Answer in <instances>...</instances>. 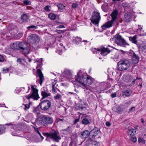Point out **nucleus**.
<instances>
[{
  "label": "nucleus",
  "instance_id": "nucleus-50",
  "mask_svg": "<svg viewBox=\"0 0 146 146\" xmlns=\"http://www.w3.org/2000/svg\"><path fill=\"white\" fill-rule=\"evenodd\" d=\"M79 121V119H75L74 121V124H76Z\"/></svg>",
  "mask_w": 146,
  "mask_h": 146
},
{
  "label": "nucleus",
  "instance_id": "nucleus-4",
  "mask_svg": "<svg viewBox=\"0 0 146 146\" xmlns=\"http://www.w3.org/2000/svg\"><path fill=\"white\" fill-rule=\"evenodd\" d=\"M42 134L44 136L50 138L54 141L58 142L61 139L59 133L54 130H52L49 133L43 132Z\"/></svg>",
  "mask_w": 146,
  "mask_h": 146
},
{
  "label": "nucleus",
  "instance_id": "nucleus-32",
  "mask_svg": "<svg viewBox=\"0 0 146 146\" xmlns=\"http://www.w3.org/2000/svg\"><path fill=\"white\" fill-rule=\"evenodd\" d=\"M84 105L85 106H84L82 104L80 105L78 107V110H82L84 108L87 107L88 105L86 103H84Z\"/></svg>",
  "mask_w": 146,
  "mask_h": 146
},
{
  "label": "nucleus",
  "instance_id": "nucleus-47",
  "mask_svg": "<svg viewBox=\"0 0 146 146\" xmlns=\"http://www.w3.org/2000/svg\"><path fill=\"white\" fill-rule=\"evenodd\" d=\"M64 120V117L62 119H60V118H58L57 119V121L58 122L60 121L63 122Z\"/></svg>",
  "mask_w": 146,
  "mask_h": 146
},
{
  "label": "nucleus",
  "instance_id": "nucleus-1",
  "mask_svg": "<svg viewBox=\"0 0 146 146\" xmlns=\"http://www.w3.org/2000/svg\"><path fill=\"white\" fill-rule=\"evenodd\" d=\"M36 87L35 85H31V88L32 90V94H29L28 95L26 96L25 97L29 100V103L28 104H23L25 106L24 109L25 110H27L30 107V105L31 104L32 102L30 101V99H32L34 100H37L40 97L38 94V90L36 88Z\"/></svg>",
  "mask_w": 146,
  "mask_h": 146
},
{
  "label": "nucleus",
  "instance_id": "nucleus-61",
  "mask_svg": "<svg viewBox=\"0 0 146 146\" xmlns=\"http://www.w3.org/2000/svg\"><path fill=\"white\" fill-rule=\"evenodd\" d=\"M56 84V82H55L54 81V82H52V86H55Z\"/></svg>",
  "mask_w": 146,
  "mask_h": 146
},
{
  "label": "nucleus",
  "instance_id": "nucleus-59",
  "mask_svg": "<svg viewBox=\"0 0 146 146\" xmlns=\"http://www.w3.org/2000/svg\"><path fill=\"white\" fill-rule=\"evenodd\" d=\"M42 58H41L39 59L38 60H37L36 61L37 62H42Z\"/></svg>",
  "mask_w": 146,
  "mask_h": 146
},
{
  "label": "nucleus",
  "instance_id": "nucleus-2",
  "mask_svg": "<svg viewBox=\"0 0 146 146\" xmlns=\"http://www.w3.org/2000/svg\"><path fill=\"white\" fill-rule=\"evenodd\" d=\"M75 80L77 82L76 83L84 86H85L86 85L88 86L90 85L92 83V80L91 78L84 76L80 71L75 76Z\"/></svg>",
  "mask_w": 146,
  "mask_h": 146
},
{
  "label": "nucleus",
  "instance_id": "nucleus-49",
  "mask_svg": "<svg viewBox=\"0 0 146 146\" xmlns=\"http://www.w3.org/2000/svg\"><path fill=\"white\" fill-rule=\"evenodd\" d=\"M52 92L53 93H56V90L55 89V86H52Z\"/></svg>",
  "mask_w": 146,
  "mask_h": 146
},
{
  "label": "nucleus",
  "instance_id": "nucleus-52",
  "mask_svg": "<svg viewBox=\"0 0 146 146\" xmlns=\"http://www.w3.org/2000/svg\"><path fill=\"white\" fill-rule=\"evenodd\" d=\"M76 39L77 41L79 42H81L82 41V38H80L78 37V36H77L76 38Z\"/></svg>",
  "mask_w": 146,
  "mask_h": 146
},
{
  "label": "nucleus",
  "instance_id": "nucleus-13",
  "mask_svg": "<svg viewBox=\"0 0 146 146\" xmlns=\"http://www.w3.org/2000/svg\"><path fill=\"white\" fill-rule=\"evenodd\" d=\"M73 131V126L70 125L64 129L60 130V132L63 135H70L72 134Z\"/></svg>",
  "mask_w": 146,
  "mask_h": 146
},
{
  "label": "nucleus",
  "instance_id": "nucleus-29",
  "mask_svg": "<svg viewBox=\"0 0 146 146\" xmlns=\"http://www.w3.org/2000/svg\"><path fill=\"white\" fill-rule=\"evenodd\" d=\"M113 110L115 112L119 113L122 111L120 107L119 106H117L113 108Z\"/></svg>",
  "mask_w": 146,
  "mask_h": 146
},
{
  "label": "nucleus",
  "instance_id": "nucleus-24",
  "mask_svg": "<svg viewBox=\"0 0 146 146\" xmlns=\"http://www.w3.org/2000/svg\"><path fill=\"white\" fill-rule=\"evenodd\" d=\"M5 125L9 126L10 128L12 129H13L16 130H19L18 126L19 125H15L13 124V123H6L5 124Z\"/></svg>",
  "mask_w": 146,
  "mask_h": 146
},
{
  "label": "nucleus",
  "instance_id": "nucleus-34",
  "mask_svg": "<svg viewBox=\"0 0 146 146\" xmlns=\"http://www.w3.org/2000/svg\"><path fill=\"white\" fill-rule=\"evenodd\" d=\"M62 96L59 94H57L56 96H54V99L55 100H59L61 99Z\"/></svg>",
  "mask_w": 146,
  "mask_h": 146
},
{
  "label": "nucleus",
  "instance_id": "nucleus-27",
  "mask_svg": "<svg viewBox=\"0 0 146 146\" xmlns=\"http://www.w3.org/2000/svg\"><path fill=\"white\" fill-rule=\"evenodd\" d=\"M137 38L136 35H135L133 37L130 36L129 37V40L134 44H137V40H136Z\"/></svg>",
  "mask_w": 146,
  "mask_h": 146
},
{
  "label": "nucleus",
  "instance_id": "nucleus-30",
  "mask_svg": "<svg viewBox=\"0 0 146 146\" xmlns=\"http://www.w3.org/2000/svg\"><path fill=\"white\" fill-rule=\"evenodd\" d=\"M124 18L126 21L128 22L130 21L131 16L129 15L128 13H126L124 15Z\"/></svg>",
  "mask_w": 146,
  "mask_h": 146
},
{
  "label": "nucleus",
  "instance_id": "nucleus-16",
  "mask_svg": "<svg viewBox=\"0 0 146 146\" xmlns=\"http://www.w3.org/2000/svg\"><path fill=\"white\" fill-rule=\"evenodd\" d=\"M38 36L35 34H32L28 36V41L31 44H34L36 42Z\"/></svg>",
  "mask_w": 146,
  "mask_h": 146
},
{
  "label": "nucleus",
  "instance_id": "nucleus-6",
  "mask_svg": "<svg viewBox=\"0 0 146 146\" xmlns=\"http://www.w3.org/2000/svg\"><path fill=\"white\" fill-rule=\"evenodd\" d=\"M110 41L113 43L116 44L118 46H123L127 43L122 36L119 34H116L114 37L110 39Z\"/></svg>",
  "mask_w": 146,
  "mask_h": 146
},
{
  "label": "nucleus",
  "instance_id": "nucleus-10",
  "mask_svg": "<svg viewBox=\"0 0 146 146\" xmlns=\"http://www.w3.org/2000/svg\"><path fill=\"white\" fill-rule=\"evenodd\" d=\"M100 18V13L97 11H94L92 15L91 21L94 25H98L99 23Z\"/></svg>",
  "mask_w": 146,
  "mask_h": 146
},
{
  "label": "nucleus",
  "instance_id": "nucleus-39",
  "mask_svg": "<svg viewBox=\"0 0 146 146\" xmlns=\"http://www.w3.org/2000/svg\"><path fill=\"white\" fill-rule=\"evenodd\" d=\"M86 88L87 90H89L91 92L93 91L97 92V91H95L96 90L95 89V88H93L92 87H88L87 88Z\"/></svg>",
  "mask_w": 146,
  "mask_h": 146
},
{
  "label": "nucleus",
  "instance_id": "nucleus-55",
  "mask_svg": "<svg viewBox=\"0 0 146 146\" xmlns=\"http://www.w3.org/2000/svg\"><path fill=\"white\" fill-rule=\"evenodd\" d=\"M64 28V25H60L58 26L57 27V28Z\"/></svg>",
  "mask_w": 146,
  "mask_h": 146
},
{
  "label": "nucleus",
  "instance_id": "nucleus-41",
  "mask_svg": "<svg viewBox=\"0 0 146 146\" xmlns=\"http://www.w3.org/2000/svg\"><path fill=\"white\" fill-rule=\"evenodd\" d=\"M35 131L36 132V133H38V134L39 135H40V136L41 137L42 139V140H43V139H44V138L43 137H42V136L41 135V134L40 133V132H39V130H38V128H36L35 129Z\"/></svg>",
  "mask_w": 146,
  "mask_h": 146
},
{
  "label": "nucleus",
  "instance_id": "nucleus-21",
  "mask_svg": "<svg viewBox=\"0 0 146 146\" xmlns=\"http://www.w3.org/2000/svg\"><path fill=\"white\" fill-rule=\"evenodd\" d=\"M87 144L88 146H100V143L95 141L90 140L87 142Z\"/></svg>",
  "mask_w": 146,
  "mask_h": 146
},
{
  "label": "nucleus",
  "instance_id": "nucleus-11",
  "mask_svg": "<svg viewBox=\"0 0 146 146\" xmlns=\"http://www.w3.org/2000/svg\"><path fill=\"white\" fill-rule=\"evenodd\" d=\"M100 131L98 128L94 127L90 132V139H97L100 136Z\"/></svg>",
  "mask_w": 146,
  "mask_h": 146
},
{
  "label": "nucleus",
  "instance_id": "nucleus-42",
  "mask_svg": "<svg viewBox=\"0 0 146 146\" xmlns=\"http://www.w3.org/2000/svg\"><path fill=\"white\" fill-rule=\"evenodd\" d=\"M130 139L131 141L133 142H135L137 141L136 138L135 137H131Z\"/></svg>",
  "mask_w": 146,
  "mask_h": 146
},
{
  "label": "nucleus",
  "instance_id": "nucleus-62",
  "mask_svg": "<svg viewBox=\"0 0 146 146\" xmlns=\"http://www.w3.org/2000/svg\"><path fill=\"white\" fill-rule=\"evenodd\" d=\"M123 0H112V1H113L114 2L116 1H123Z\"/></svg>",
  "mask_w": 146,
  "mask_h": 146
},
{
  "label": "nucleus",
  "instance_id": "nucleus-40",
  "mask_svg": "<svg viewBox=\"0 0 146 146\" xmlns=\"http://www.w3.org/2000/svg\"><path fill=\"white\" fill-rule=\"evenodd\" d=\"M78 6V4L77 3H72V8L75 9L77 8Z\"/></svg>",
  "mask_w": 146,
  "mask_h": 146
},
{
  "label": "nucleus",
  "instance_id": "nucleus-9",
  "mask_svg": "<svg viewBox=\"0 0 146 146\" xmlns=\"http://www.w3.org/2000/svg\"><path fill=\"white\" fill-rule=\"evenodd\" d=\"M19 50H20L25 54H28L30 49L27 44L25 42H20L19 43Z\"/></svg>",
  "mask_w": 146,
  "mask_h": 146
},
{
  "label": "nucleus",
  "instance_id": "nucleus-12",
  "mask_svg": "<svg viewBox=\"0 0 146 146\" xmlns=\"http://www.w3.org/2000/svg\"><path fill=\"white\" fill-rule=\"evenodd\" d=\"M41 94L42 97V100L51 96V93L46 87H43L40 90Z\"/></svg>",
  "mask_w": 146,
  "mask_h": 146
},
{
  "label": "nucleus",
  "instance_id": "nucleus-22",
  "mask_svg": "<svg viewBox=\"0 0 146 146\" xmlns=\"http://www.w3.org/2000/svg\"><path fill=\"white\" fill-rule=\"evenodd\" d=\"M62 74L64 77L68 79L70 78L72 76L70 71L68 69L65 70Z\"/></svg>",
  "mask_w": 146,
  "mask_h": 146
},
{
  "label": "nucleus",
  "instance_id": "nucleus-37",
  "mask_svg": "<svg viewBox=\"0 0 146 146\" xmlns=\"http://www.w3.org/2000/svg\"><path fill=\"white\" fill-rule=\"evenodd\" d=\"M51 8V7L50 5H46L44 8V10L46 12H49L50 11V8Z\"/></svg>",
  "mask_w": 146,
  "mask_h": 146
},
{
  "label": "nucleus",
  "instance_id": "nucleus-46",
  "mask_svg": "<svg viewBox=\"0 0 146 146\" xmlns=\"http://www.w3.org/2000/svg\"><path fill=\"white\" fill-rule=\"evenodd\" d=\"M9 71V69L8 68H6V69H3V73H5L8 72Z\"/></svg>",
  "mask_w": 146,
  "mask_h": 146
},
{
  "label": "nucleus",
  "instance_id": "nucleus-45",
  "mask_svg": "<svg viewBox=\"0 0 146 146\" xmlns=\"http://www.w3.org/2000/svg\"><path fill=\"white\" fill-rule=\"evenodd\" d=\"M4 60V57L2 55L0 54V62H3Z\"/></svg>",
  "mask_w": 146,
  "mask_h": 146
},
{
  "label": "nucleus",
  "instance_id": "nucleus-8",
  "mask_svg": "<svg viewBox=\"0 0 146 146\" xmlns=\"http://www.w3.org/2000/svg\"><path fill=\"white\" fill-rule=\"evenodd\" d=\"M40 119V122L45 126L51 124L54 121L52 118L49 116H43L41 117Z\"/></svg>",
  "mask_w": 146,
  "mask_h": 146
},
{
  "label": "nucleus",
  "instance_id": "nucleus-36",
  "mask_svg": "<svg viewBox=\"0 0 146 146\" xmlns=\"http://www.w3.org/2000/svg\"><path fill=\"white\" fill-rule=\"evenodd\" d=\"M31 1H29L28 0H25L23 1V4L26 5H31Z\"/></svg>",
  "mask_w": 146,
  "mask_h": 146
},
{
  "label": "nucleus",
  "instance_id": "nucleus-14",
  "mask_svg": "<svg viewBox=\"0 0 146 146\" xmlns=\"http://www.w3.org/2000/svg\"><path fill=\"white\" fill-rule=\"evenodd\" d=\"M128 54L131 56L132 60L134 63H137L139 61V58L138 56L134 52L133 50L129 51L128 53Z\"/></svg>",
  "mask_w": 146,
  "mask_h": 146
},
{
  "label": "nucleus",
  "instance_id": "nucleus-31",
  "mask_svg": "<svg viewBox=\"0 0 146 146\" xmlns=\"http://www.w3.org/2000/svg\"><path fill=\"white\" fill-rule=\"evenodd\" d=\"M59 10H62L65 9L66 6H64L63 4L60 3H58L56 5Z\"/></svg>",
  "mask_w": 146,
  "mask_h": 146
},
{
  "label": "nucleus",
  "instance_id": "nucleus-26",
  "mask_svg": "<svg viewBox=\"0 0 146 146\" xmlns=\"http://www.w3.org/2000/svg\"><path fill=\"white\" fill-rule=\"evenodd\" d=\"M11 47L13 49H17L19 50V43L17 42L13 43L11 44Z\"/></svg>",
  "mask_w": 146,
  "mask_h": 146
},
{
  "label": "nucleus",
  "instance_id": "nucleus-60",
  "mask_svg": "<svg viewBox=\"0 0 146 146\" xmlns=\"http://www.w3.org/2000/svg\"><path fill=\"white\" fill-rule=\"evenodd\" d=\"M135 107H131L130 110V111H132L134 110H135Z\"/></svg>",
  "mask_w": 146,
  "mask_h": 146
},
{
  "label": "nucleus",
  "instance_id": "nucleus-17",
  "mask_svg": "<svg viewBox=\"0 0 146 146\" xmlns=\"http://www.w3.org/2000/svg\"><path fill=\"white\" fill-rule=\"evenodd\" d=\"M36 73L38 75L39 78V79L37 80L36 82L39 83L40 85H41L44 80L43 75L41 70L39 69L37 70Z\"/></svg>",
  "mask_w": 146,
  "mask_h": 146
},
{
  "label": "nucleus",
  "instance_id": "nucleus-19",
  "mask_svg": "<svg viewBox=\"0 0 146 146\" xmlns=\"http://www.w3.org/2000/svg\"><path fill=\"white\" fill-rule=\"evenodd\" d=\"M90 135V132L88 130H85L81 132L80 135V137L83 139H86Z\"/></svg>",
  "mask_w": 146,
  "mask_h": 146
},
{
  "label": "nucleus",
  "instance_id": "nucleus-20",
  "mask_svg": "<svg viewBox=\"0 0 146 146\" xmlns=\"http://www.w3.org/2000/svg\"><path fill=\"white\" fill-rule=\"evenodd\" d=\"M132 92L130 89H126L123 91L122 92V96L123 98L130 97Z\"/></svg>",
  "mask_w": 146,
  "mask_h": 146
},
{
  "label": "nucleus",
  "instance_id": "nucleus-63",
  "mask_svg": "<svg viewBox=\"0 0 146 146\" xmlns=\"http://www.w3.org/2000/svg\"><path fill=\"white\" fill-rule=\"evenodd\" d=\"M73 143V142L72 141H71V142L70 144V146H72Z\"/></svg>",
  "mask_w": 146,
  "mask_h": 146
},
{
  "label": "nucleus",
  "instance_id": "nucleus-56",
  "mask_svg": "<svg viewBox=\"0 0 146 146\" xmlns=\"http://www.w3.org/2000/svg\"><path fill=\"white\" fill-rule=\"evenodd\" d=\"M21 60L20 58H18L17 59V62H20L21 63V60Z\"/></svg>",
  "mask_w": 146,
  "mask_h": 146
},
{
  "label": "nucleus",
  "instance_id": "nucleus-48",
  "mask_svg": "<svg viewBox=\"0 0 146 146\" xmlns=\"http://www.w3.org/2000/svg\"><path fill=\"white\" fill-rule=\"evenodd\" d=\"M131 101H128L127 102H126L125 103V106H127L129 105H130L131 104Z\"/></svg>",
  "mask_w": 146,
  "mask_h": 146
},
{
  "label": "nucleus",
  "instance_id": "nucleus-64",
  "mask_svg": "<svg viewBox=\"0 0 146 146\" xmlns=\"http://www.w3.org/2000/svg\"><path fill=\"white\" fill-rule=\"evenodd\" d=\"M28 58L29 59V62H30L31 61V59L29 58L28 57Z\"/></svg>",
  "mask_w": 146,
  "mask_h": 146
},
{
  "label": "nucleus",
  "instance_id": "nucleus-23",
  "mask_svg": "<svg viewBox=\"0 0 146 146\" xmlns=\"http://www.w3.org/2000/svg\"><path fill=\"white\" fill-rule=\"evenodd\" d=\"M136 129H134L131 127L129 128L127 131V133L130 135L133 136L136 134Z\"/></svg>",
  "mask_w": 146,
  "mask_h": 146
},
{
  "label": "nucleus",
  "instance_id": "nucleus-5",
  "mask_svg": "<svg viewBox=\"0 0 146 146\" xmlns=\"http://www.w3.org/2000/svg\"><path fill=\"white\" fill-rule=\"evenodd\" d=\"M130 65V62L129 60L122 59L117 63V70L119 71H123L127 69Z\"/></svg>",
  "mask_w": 146,
  "mask_h": 146
},
{
  "label": "nucleus",
  "instance_id": "nucleus-54",
  "mask_svg": "<svg viewBox=\"0 0 146 146\" xmlns=\"http://www.w3.org/2000/svg\"><path fill=\"white\" fill-rule=\"evenodd\" d=\"M106 125L107 126L110 127L111 125V124L110 122L108 121L106 122Z\"/></svg>",
  "mask_w": 146,
  "mask_h": 146
},
{
  "label": "nucleus",
  "instance_id": "nucleus-28",
  "mask_svg": "<svg viewBox=\"0 0 146 146\" xmlns=\"http://www.w3.org/2000/svg\"><path fill=\"white\" fill-rule=\"evenodd\" d=\"M39 105L37 106L34 108L33 109V112L38 115L40 114V110L39 108Z\"/></svg>",
  "mask_w": 146,
  "mask_h": 146
},
{
  "label": "nucleus",
  "instance_id": "nucleus-38",
  "mask_svg": "<svg viewBox=\"0 0 146 146\" xmlns=\"http://www.w3.org/2000/svg\"><path fill=\"white\" fill-rule=\"evenodd\" d=\"M71 134V137L73 139H75L78 137V135L76 133H73Z\"/></svg>",
  "mask_w": 146,
  "mask_h": 146
},
{
  "label": "nucleus",
  "instance_id": "nucleus-7",
  "mask_svg": "<svg viewBox=\"0 0 146 146\" xmlns=\"http://www.w3.org/2000/svg\"><path fill=\"white\" fill-rule=\"evenodd\" d=\"M39 106L42 110L47 111L51 107L52 103L51 101L48 100H44L40 101Z\"/></svg>",
  "mask_w": 146,
  "mask_h": 146
},
{
  "label": "nucleus",
  "instance_id": "nucleus-33",
  "mask_svg": "<svg viewBox=\"0 0 146 146\" xmlns=\"http://www.w3.org/2000/svg\"><path fill=\"white\" fill-rule=\"evenodd\" d=\"M48 17L51 20H54L56 18V15L53 13H50L48 14Z\"/></svg>",
  "mask_w": 146,
  "mask_h": 146
},
{
  "label": "nucleus",
  "instance_id": "nucleus-58",
  "mask_svg": "<svg viewBox=\"0 0 146 146\" xmlns=\"http://www.w3.org/2000/svg\"><path fill=\"white\" fill-rule=\"evenodd\" d=\"M113 54L114 55V56H113L112 57L113 58L116 57L117 56V53H116L115 52H113Z\"/></svg>",
  "mask_w": 146,
  "mask_h": 146
},
{
  "label": "nucleus",
  "instance_id": "nucleus-57",
  "mask_svg": "<svg viewBox=\"0 0 146 146\" xmlns=\"http://www.w3.org/2000/svg\"><path fill=\"white\" fill-rule=\"evenodd\" d=\"M133 77L131 76H130L129 77V81H131L132 80H133Z\"/></svg>",
  "mask_w": 146,
  "mask_h": 146
},
{
  "label": "nucleus",
  "instance_id": "nucleus-35",
  "mask_svg": "<svg viewBox=\"0 0 146 146\" xmlns=\"http://www.w3.org/2000/svg\"><path fill=\"white\" fill-rule=\"evenodd\" d=\"M37 27L34 25H31L27 27V29L29 31H31L35 29H36Z\"/></svg>",
  "mask_w": 146,
  "mask_h": 146
},
{
  "label": "nucleus",
  "instance_id": "nucleus-53",
  "mask_svg": "<svg viewBox=\"0 0 146 146\" xmlns=\"http://www.w3.org/2000/svg\"><path fill=\"white\" fill-rule=\"evenodd\" d=\"M73 41L74 43L77 44H78L79 43V42L77 41V40L76 39V38L75 39H73Z\"/></svg>",
  "mask_w": 146,
  "mask_h": 146
},
{
  "label": "nucleus",
  "instance_id": "nucleus-25",
  "mask_svg": "<svg viewBox=\"0 0 146 146\" xmlns=\"http://www.w3.org/2000/svg\"><path fill=\"white\" fill-rule=\"evenodd\" d=\"M28 16L25 14H23L21 15V19L23 22H27L28 21Z\"/></svg>",
  "mask_w": 146,
  "mask_h": 146
},
{
  "label": "nucleus",
  "instance_id": "nucleus-15",
  "mask_svg": "<svg viewBox=\"0 0 146 146\" xmlns=\"http://www.w3.org/2000/svg\"><path fill=\"white\" fill-rule=\"evenodd\" d=\"M95 50L101 51L100 54L103 56H105L110 52V50L108 48H98L97 49L94 48Z\"/></svg>",
  "mask_w": 146,
  "mask_h": 146
},
{
  "label": "nucleus",
  "instance_id": "nucleus-18",
  "mask_svg": "<svg viewBox=\"0 0 146 146\" xmlns=\"http://www.w3.org/2000/svg\"><path fill=\"white\" fill-rule=\"evenodd\" d=\"M81 118L82 120L81 121V123L84 125H90L91 122V119H89L88 115H86L82 117H81Z\"/></svg>",
  "mask_w": 146,
  "mask_h": 146
},
{
  "label": "nucleus",
  "instance_id": "nucleus-3",
  "mask_svg": "<svg viewBox=\"0 0 146 146\" xmlns=\"http://www.w3.org/2000/svg\"><path fill=\"white\" fill-rule=\"evenodd\" d=\"M118 11L116 9H115L111 14V19L109 21L106 23L102 26L103 30H105L108 28H109L112 26L113 25L115 21L118 14Z\"/></svg>",
  "mask_w": 146,
  "mask_h": 146
},
{
  "label": "nucleus",
  "instance_id": "nucleus-44",
  "mask_svg": "<svg viewBox=\"0 0 146 146\" xmlns=\"http://www.w3.org/2000/svg\"><path fill=\"white\" fill-rule=\"evenodd\" d=\"M3 126L0 125V135L2 134L4 132Z\"/></svg>",
  "mask_w": 146,
  "mask_h": 146
},
{
  "label": "nucleus",
  "instance_id": "nucleus-51",
  "mask_svg": "<svg viewBox=\"0 0 146 146\" xmlns=\"http://www.w3.org/2000/svg\"><path fill=\"white\" fill-rule=\"evenodd\" d=\"M111 97L112 98H114L116 97V93H114L112 94L111 95Z\"/></svg>",
  "mask_w": 146,
  "mask_h": 146
},
{
  "label": "nucleus",
  "instance_id": "nucleus-43",
  "mask_svg": "<svg viewBox=\"0 0 146 146\" xmlns=\"http://www.w3.org/2000/svg\"><path fill=\"white\" fill-rule=\"evenodd\" d=\"M141 79V78L137 77L136 78V79H133V80L131 82V84H132V85H134L135 84V81L136 80H139V79Z\"/></svg>",
  "mask_w": 146,
  "mask_h": 146
}]
</instances>
